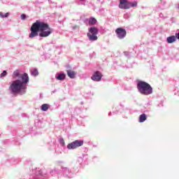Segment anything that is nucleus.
<instances>
[{
	"label": "nucleus",
	"instance_id": "obj_1",
	"mask_svg": "<svg viewBox=\"0 0 179 179\" xmlns=\"http://www.w3.org/2000/svg\"><path fill=\"white\" fill-rule=\"evenodd\" d=\"M21 73L22 72L19 70H15L13 72V78H20L12 81L9 86V90L13 94H24L26 93L27 83H29V76L26 73Z\"/></svg>",
	"mask_w": 179,
	"mask_h": 179
},
{
	"label": "nucleus",
	"instance_id": "obj_2",
	"mask_svg": "<svg viewBox=\"0 0 179 179\" xmlns=\"http://www.w3.org/2000/svg\"><path fill=\"white\" fill-rule=\"evenodd\" d=\"M45 23L40 20H36L31 27V33L29 35V38H34L39 36L40 37H45Z\"/></svg>",
	"mask_w": 179,
	"mask_h": 179
},
{
	"label": "nucleus",
	"instance_id": "obj_3",
	"mask_svg": "<svg viewBox=\"0 0 179 179\" xmlns=\"http://www.w3.org/2000/svg\"><path fill=\"white\" fill-rule=\"evenodd\" d=\"M137 89L141 94L144 96H149L153 93V88L149 85V83L145 81H138L137 83Z\"/></svg>",
	"mask_w": 179,
	"mask_h": 179
},
{
	"label": "nucleus",
	"instance_id": "obj_4",
	"mask_svg": "<svg viewBox=\"0 0 179 179\" xmlns=\"http://www.w3.org/2000/svg\"><path fill=\"white\" fill-rule=\"evenodd\" d=\"M97 34H99V29L96 27H91L89 30V33L87 34V36L90 41H96L98 38Z\"/></svg>",
	"mask_w": 179,
	"mask_h": 179
},
{
	"label": "nucleus",
	"instance_id": "obj_5",
	"mask_svg": "<svg viewBox=\"0 0 179 179\" xmlns=\"http://www.w3.org/2000/svg\"><path fill=\"white\" fill-rule=\"evenodd\" d=\"M84 141L83 140H76L67 145V148L69 150L77 149V148H80L83 146Z\"/></svg>",
	"mask_w": 179,
	"mask_h": 179
},
{
	"label": "nucleus",
	"instance_id": "obj_6",
	"mask_svg": "<svg viewBox=\"0 0 179 179\" xmlns=\"http://www.w3.org/2000/svg\"><path fill=\"white\" fill-rule=\"evenodd\" d=\"M115 33L118 38L122 39L127 36V31L122 28H117L115 30Z\"/></svg>",
	"mask_w": 179,
	"mask_h": 179
},
{
	"label": "nucleus",
	"instance_id": "obj_7",
	"mask_svg": "<svg viewBox=\"0 0 179 179\" xmlns=\"http://www.w3.org/2000/svg\"><path fill=\"white\" fill-rule=\"evenodd\" d=\"M103 78V74L100 71H95L91 77L92 80L94 82H100Z\"/></svg>",
	"mask_w": 179,
	"mask_h": 179
},
{
	"label": "nucleus",
	"instance_id": "obj_8",
	"mask_svg": "<svg viewBox=\"0 0 179 179\" xmlns=\"http://www.w3.org/2000/svg\"><path fill=\"white\" fill-rule=\"evenodd\" d=\"M119 8L120 9H129V1L128 0H120Z\"/></svg>",
	"mask_w": 179,
	"mask_h": 179
},
{
	"label": "nucleus",
	"instance_id": "obj_9",
	"mask_svg": "<svg viewBox=\"0 0 179 179\" xmlns=\"http://www.w3.org/2000/svg\"><path fill=\"white\" fill-rule=\"evenodd\" d=\"M53 31L54 29L50 28V26H48V24H45V37H48V36L52 34Z\"/></svg>",
	"mask_w": 179,
	"mask_h": 179
},
{
	"label": "nucleus",
	"instance_id": "obj_10",
	"mask_svg": "<svg viewBox=\"0 0 179 179\" xmlns=\"http://www.w3.org/2000/svg\"><path fill=\"white\" fill-rule=\"evenodd\" d=\"M177 41V37L176 36H171L166 38L168 44H173Z\"/></svg>",
	"mask_w": 179,
	"mask_h": 179
},
{
	"label": "nucleus",
	"instance_id": "obj_11",
	"mask_svg": "<svg viewBox=\"0 0 179 179\" xmlns=\"http://www.w3.org/2000/svg\"><path fill=\"white\" fill-rule=\"evenodd\" d=\"M66 72L69 78H71V79H75V76H76V73H75V71L67 70Z\"/></svg>",
	"mask_w": 179,
	"mask_h": 179
},
{
	"label": "nucleus",
	"instance_id": "obj_12",
	"mask_svg": "<svg viewBox=\"0 0 179 179\" xmlns=\"http://www.w3.org/2000/svg\"><path fill=\"white\" fill-rule=\"evenodd\" d=\"M66 78L65 73H59V74H57L56 76V79H57V80H64Z\"/></svg>",
	"mask_w": 179,
	"mask_h": 179
},
{
	"label": "nucleus",
	"instance_id": "obj_13",
	"mask_svg": "<svg viewBox=\"0 0 179 179\" xmlns=\"http://www.w3.org/2000/svg\"><path fill=\"white\" fill-rule=\"evenodd\" d=\"M146 114L143 113L139 116L138 122H145L146 121Z\"/></svg>",
	"mask_w": 179,
	"mask_h": 179
},
{
	"label": "nucleus",
	"instance_id": "obj_14",
	"mask_svg": "<svg viewBox=\"0 0 179 179\" xmlns=\"http://www.w3.org/2000/svg\"><path fill=\"white\" fill-rule=\"evenodd\" d=\"M97 23V20H96L94 17H91L89 20L88 24L90 26H93V24H96Z\"/></svg>",
	"mask_w": 179,
	"mask_h": 179
},
{
	"label": "nucleus",
	"instance_id": "obj_15",
	"mask_svg": "<svg viewBox=\"0 0 179 179\" xmlns=\"http://www.w3.org/2000/svg\"><path fill=\"white\" fill-rule=\"evenodd\" d=\"M31 74L33 75V76H37V75H38V71L36 69H33L31 70Z\"/></svg>",
	"mask_w": 179,
	"mask_h": 179
},
{
	"label": "nucleus",
	"instance_id": "obj_16",
	"mask_svg": "<svg viewBox=\"0 0 179 179\" xmlns=\"http://www.w3.org/2000/svg\"><path fill=\"white\" fill-rule=\"evenodd\" d=\"M129 9L131 8H134L135 6H138V2H136V1H134L133 3L132 2H129Z\"/></svg>",
	"mask_w": 179,
	"mask_h": 179
},
{
	"label": "nucleus",
	"instance_id": "obj_17",
	"mask_svg": "<svg viewBox=\"0 0 179 179\" xmlns=\"http://www.w3.org/2000/svg\"><path fill=\"white\" fill-rule=\"evenodd\" d=\"M8 75V72L6 71H3L0 75L1 78H5Z\"/></svg>",
	"mask_w": 179,
	"mask_h": 179
},
{
	"label": "nucleus",
	"instance_id": "obj_18",
	"mask_svg": "<svg viewBox=\"0 0 179 179\" xmlns=\"http://www.w3.org/2000/svg\"><path fill=\"white\" fill-rule=\"evenodd\" d=\"M59 142H60V145H62V146H64L65 145V141H64V138H60Z\"/></svg>",
	"mask_w": 179,
	"mask_h": 179
},
{
	"label": "nucleus",
	"instance_id": "obj_19",
	"mask_svg": "<svg viewBox=\"0 0 179 179\" xmlns=\"http://www.w3.org/2000/svg\"><path fill=\"white\" fill-rule=\"evenodd\" d=\"M21 19L22 20H26V14H22Z\"/></svg>",
	"mask_w": 179,
	"mask_h": 179
},
{
	"label": "nucleus",
	"instance_id": "obj_20",
	"mask_svg": "<svg viewBox=\"0 0 179 179\" xmlns=\"http://www.w3.org/2000/svg\"><path fill=\"white\" fill-rule=\"evenodd\" d=\"M41 110H42L43 111H45V103H44V104L42 105Z\"/></svg>",
	"mask_w": 179,
	"mask_h": 179
},
{
	"label": "nucleus",
	"instance_id": "obj_21",
	"mask_svg": "<svg viewBox=\"0 0 179 179\" xmlns=\"http://www.w3.org/2000/svg\"><path fill=\"white\" fill-rule=\"evenodd\" d=\"M48 108H50V105L45 104V111H47V110H48Z\"/></svg>",
	"mask_w": 179,
	"mask_h": 179
},
{
	"label": "nucleus",
	"instance_id": "obj_22",
	"mask_svg": "<svg viewBox=\"0 0 179 179\" xmlns=\"http://www.w3.org/2000/svg\"><path fill=\"white\" fill-rule=\"evenodd\" d=\"M8 16H9V13H6V14L4 15V17H8Z\"/></svg>",
	"mask_w": 179,
	"mask_h": 179
},
{
	"label": "nucleus",
	"instance_id": "obj_23",
	"mask_svg": "<svg viewBox=\"0 0 179 179\" xmlns=\"http://www.w3.org/2000/svg\"><path fill=\"white\" fill-rule=\"evenodd\" d=\"M0 16H1V17H5V15H3V14L2 13H0Z\"/></svg>",
	"mask_w": 179,
	"mask_h": 179
},
{
	"label": "nucleus",
	"instance_id": "obj_24",
	"mask_svg": "<svg viewBox=\"0 0 179 179\" xmlns=\"http://www.w3.org/2000/svg\"><path fill=\"white\" fill-rule=\"evenodd\" d=\"M78 25H75L73 27V29H78Z\"/></svg>",
	"mask_w": 179,
	"mask_h": 179
},
{
	"label": "nucleus",
	"instance_id": "obj_25",
	"mask_svg": "<svg viewBox=\"0 0 179 179\" xmlns=\"http://www.w3.org/2000/svg\"><path fill=\"white\" fill-rule=\"evenodd\" d=\"M80 1H85V0H80Z\"/></svg>",
	"mask_w": 179,
	"mask_h": 179
}]
</instances>
